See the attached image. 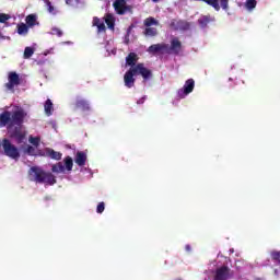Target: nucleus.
I'll return each mask as SVG.
<instances>
[{"label": "nucleus", "mask_w": 280, "mask_h": 280, "mask_svg": "<svg viewBox=\"0 0 280 280\" xmlns=\"http://www.w3.org/2000/svg\"><path fill=\"white\" fill-rule=\"evenodd\" d=\"M46 5H47L48 12H49L50 14H57L56 8H54V5L51 4V1L47 0Z\"/></svg>", "instance_id": "obj_29"}, {"label": "nucleus", "mask_w": 280, "mask_h": 280, "mask_svg": "<svg viewBox=\"0 0 280 280\" xmlns=\"http://www.w3.org/2000/svg\"><path fill=\"white\" fill-rule=\"evenodd\" d=\"M195 86H196V81H194V79L186 80L183 89H179L177 91V97L179 100H185V97H187L189 93H194Z\"/></svg>", "instance_id": "obj_6"}, {"label": "nucleus", "mask_w": 280, "mask_h": 280, "mask_svg": "<svg viewBox=\"0 0 280 280\" xmlns=\"http://www.w3.org/2000/svg\"><path fill=\"white\" fill-rule=\"evenodd\" d=\"M10 21V15L5 13H0V23H7Z\"/></svg>", "instance_id": "obj_31"}, {"label": "nucleus", "mask_w": 280, "mask_h": 280, "mask_svg": "<svg viewBox=\"0 0 280 280\" xmlns=\"http://www.w3.org/2000/svg\"><path fill=\"white\" fill-rule=\"evenodd\" d=\"M105 23L109 30H115V16L113 14H106Z\"/></svg>", "instance_id": "obj_19"}, {"label": "nucleus", "mask_w": 280, "mask_h": 280, "mask_svg": "<svg viewBox=\"0 0 280 280\" xmlns=\"http://www.w3.org/2000/svg\"><path fill=\"white\" fill-rule=\"evenodd\" d=\"M214 21H215V18H213L211 15H202L198 20V24L200 27H202V30H205V27H207V25H209V23H213Z\"/></svg>", "instance_id": "obj_13"}, {"label": "nucleus", "mask_w": 280, "mask_h": 280, "mask_svg": "<svg viewBox=\"0 0 280 280\" xmlns=\"http://www.w3.org/2000/svg\"><path fill=\"white\" fill-rule=\"evenodd\" d=\"M152 1H153V3H159L160 0H152Z\"/></svg>", "instance_id": "obj_42"}, {"label": "nucleus", "mask_w": 280, "mask_h": 280, "mask_svg": "<svg viewBox=\"0 0 280 280\" xmlns=\"http://www.w3.org/2000/svg\"><path fill=\"white\" fill-rule=\"evenodd\" d=\"M183 51V43L178 40V37H174L171 40V46L167 45L166 54H173L174 56H178Z\"/></svg>", "instance_id": "obj_8"}, {"label": "nucleus", "mask_w": 280, "mask_h": 280, "mask_svg": "<svg viewBox=\"0 0 280 280\" xmlns=\"http://www.w3.org/2000/svg\"><path fill=\"white\" fill-rule=\"evenodd\" d=\"M270 257L272 259V261H277L278 264H280V250H272L270 252Z\"/></svg>", "instance_id": "obj_28"}, {"label": "nucleus", "mask_w": 280, "mask_h": 280, "mask_svg": "<svg viewBox=\"0 0 280 280\" xmlns=\"http://www.w3.org/2000/svg\"><path fill=\"white\" fill-rule=\"evenodd\" d=\"M113 8L119 16H124V14H132V5L128 4L126 0H115Z\"/></svg>", "instance_id": "obj_4"}, {"label": "nucleus", "mask_w": 280, "mask_h": 280, "mask_svg": "<svg viewBox=\"0 0 280 280\" xmlns=\"http://www.w3.org/2000/svg\"><path fill=\"white\" fill-rule=\"evenodd\" d=\"M220 5L222 10H229V0H220Z\"/></svg>", "instance_id": "obj_33"}, {"label": "nucleus", "mask_w": 280, "mask_h": 280, "mask_svg": "<svg viewBox=\"0 0 280 280\" xmlns=\"http://www.w3.org/2000/svg\"><path fill=\"white\" fill-rule=\"evenodd\" d=\"M97 31H98V32H106V24H104V22L101 23V24L97 26Z\"/></svg>", "instance_id": "obj_37"}, {"label": "nucleus", "mask_w": 280, "mask_h": 280, "mask_svg": "<svg viewBox=\"0 0 280 280\" xmlns=\"http://www.w3.org/2000/svg\"><path fill=\"white\" fill-rule=\"evenodd\" d=\"M74 162L77 165H79V167H84V165H86V153L82 151L77 152Z\"/></svg>", "instance_id": "obj_14"}, {"label": "nucleus", "mask_w": 280, "mask_h": 280, "mask_svg": "<svg viewBox=\"0 0 280 280\" xmlns=\"http://www.w3.org/2000/svg\"><path fill=\"white\" fill-rule=\"evenodd\" d=\"M132 27H135L133 25H130L127 30V38H130V32H132Z\"/></svg>", "instance_id": "obj_38"}, {"label": "nucleus", "mask_w": 280, "mask_h": 280, "mask_svg": "<svg viewBox=\"0 0 280 280\" xmlns=\"http://www.w3.org/2000/svg\"><path fill=\"white\" fill-rule=\"evenodd\" d=\"M167 49V44H153L148 48L149 54H159L160 51H165Z\"/></svg>", "instance_id": "obj_10"}, {"label": "nucleus", "mask_w": 280, "mask_h": 280, "mask_svg": "<svg viewBox=\"0 0 280 280\" xmlns=\"http://www.w3.org/2000/svg\"><path fill=\"white\" fill-rule=\"evenodd\" d=\"M51 172H54V174H62V172H65V165L62 162L52 165Z\"/></svg>", "instance_id": "obj_20"}, {"label": "nucleus", "mask_w": 280, "mask_h": 280, "mask_svg": "<svg viewBox=\"0 0 280 280\" xmlns=\"http://www.w3.org/2000/svg\"><path fill=\"white\" fill-rule=\"evenodd\" d=\"M139 61V56L136 52H129L126 57V65L128 67H135L137 66V62Z\"/></svg>", "instance_id": "obj_15"}, {"label": "nucleus", "mask_w": 280, "mask_h": 280, "mask_svg": "<svg viewBox=\"0 0 280 280\" xmlns=\"http://www.w3.org/2000/svg\"><path fill=\"white\" fill-rule=\"evenodd\" d=\"M27 117V112L23 108H19L13 113L10 110H4L0 114V128H7V130L15 129L11 132L12 139H15L16 143H22L25 140V133L21 131V126Z\"/></svg>", "instance_id": "obj_1"}, {"label": "nucleus", "mask_w": 280, "mask_h": 280, "mask_svg": "<svg viewBox=\"0 0 280 280\" xmlns=\"http://www.w3.org/2000/svg\"><path fill=\"white\" fill-rule=\"evenodd\" d=\"M170 27L172 28V30H175V31H178V21H176V20H172V22H171V24H170Z\"/></svg>", "instance_id": "obj_36"}, {"label": "nucleus", "mask_w": 280, "mask_h": 280, "mask_svg": "<svg viewBox=\"0 0 280 280\" xmlns=\"http://www.w3.org/2000/svg\"><path fill=\"white\" fill-rule=\"evenodd\" d=\"M30 143H32V145H34L35 148H38V145H40V138L38 137H30L28 138Z\"/></svg>", "instance_id": "obj_27"}, {"label": "nucleus", "mask_w": 280, "mask_h": 280, "mask_svg": "<svg viewBox=\"0 0 280 280\" xmlns=\"http://www.w3.org/2000/svg\"><path fill=\"white\" fill-rule=\"evenodd\" d=\"M30 32V26L25 23L18 24V34L20 36H25Z\"/></svg>", "instance_id": "obj_18"}, {"label": "nucleus", "mask_w": 280, "mask_h": 280, "mask_svg": "<svg viewBox=\"0 0 280 280\" xmlns=\"http://www.w3.org/2000/svg\"><path fill=\"white\" fill-rule=\"evenodd\" d=\"M25 22L28 27H34V25H36V15L28 14L25 19Z\"/></svg>", "instance_id": "obj_21"}, {"label": "nucleus", "mask_w": 280, "mask_h": 280, "mask_svg": "<svg viewBox=\"0 0 280 280\" xmlns=\"http://www.w3.org/2000/svg\"><path fill=\"white\" fill-rule=\"evenodd\" d=\"M186 250H191V246H189V245H186Z\"/></svg>", "instance_id": "obj_41"}, {"label": "nucleus", "mask_w": 280, "mask_h": 280, "mask_svg": "<svg viewBox=\"0 0 280 280\" xmlns=\"http://www.w3.org/2000/svg\"><path fill=\"white\" fill-rule=\"evenodd\" d=\"M20 84L21 78L19 77V73L9 72L8 83L4 84V89H7V91H11V93H14V86H19Z\"/></svg>", "instance_id": "obj_7"}, {"label": "nucleus", "mask_w": 280, "mask_h": 280, "mask_svg": "<svg viewBox=\"0 0 280 280\" xmlns=\"http://www.w3.org/2000/svg\"><path fill=\"white\" fill-rule=\"evenodd\" d=\"M177 30H189V22H186V21H183V20H178L177 21V26H176Z\"/></svg>", "instance_id": "obj_23"}, {"label": "nucleus", "mask_w": 280, "mask_h": 280, "mask_svg": "<svg viewBox=\"0 0 280 280\" xmlns=\"http://www.w3.org/2000/svg\"><path fill=\"white\" fill-rule=\"evenodd\" d=\"M26 152L30 154V156H36V149L32 145L26 147Z\"/></svg>", "instance_id": "obj_30"}, {"label": "nucleus", "mask_w": 280, "mask_h": 280, "mask_svg": "<svg viewBox=\"0 0 280 280\" xmlns=\"http://www.w3.org/2000/svg\"><path fill=\"white\" fill-rule=\"evenodd\" d=\"M152 25H159V21L152 16L147 18L144 20V27H152Z\"/></svg>", "instance_id": "obj_22"}, {"label": "nucleus", "mask_w": 280, "mask_h": 280, "mask_svg": "<svg viewBox=\"0 0 280 280\" xmlns=\"http://www.w3.org/2000/svg\"><path fill=\"white\" fill-rule=\"evenodd\" d=\"M246 10H255L257 8V0H247L245 2Z\"/></svg>", "instance_id": "obj_25"}, {"label": "nucleus", "mask_w": 280, "mask_h": 280, "mask_svg": "<svg viewBox=\"0 0 280 280\" xmlns=\"http://www.w3.org/2000/svg\"><path fill=\"white\" fill-rule=\"evenodd\" d=\"M45 152H46V156H48L49 159H52L54 161H60V159H62V153L55 151L51 148H46Z\"/></svg>", "instance_id": "obj_12"}, {"label": "nucleus", "mask_w": 280, "mask_h": 280, "mask_svg": "<svg viewBox=\"0 0 280 280\" xmlns=\"http://www.w3.org/2000/svg\"><path fill=\"white\" fill-rule=\"evenodd\" d=\"M128 43H130V39L128 38V35H126V45H128Z\"/></svg>", "instance_id": "obj_40"}, {"label": "nucleus", "mask_w": 280, "mask_h": 280, "mask_svg": "<svg viewBox=\"0 0 280 280\" xmlns=\"http://www.w3.org/2000/svg\"><path fill=\"white\" fill-rule=\"evenodd\" d=\"M145 102V96L137 101V104H143Z\"/></svg>", "instance_id": "obj_39"}, {"label": "nucleus", "mask_w": 280, "mask_h": 280, "mask_svg": "<svg viewBox=\"0 0 280 280\" xmlns=\"http://www.w3.org/2000/svg\"><path fill=\"white\" fill-rule=\"evenodd\" d=\"M135 75H141L143 80H150V78H152V70L145 68V65L143 63L131 66L124 75V82L127 89H132V86H135V82H137Z\"/></svg>", "instance_id": "obj_2"}, {"label": "nucleus", "mask_w": 280, "mask_h": 280, "mask_svg": "<svg viewBox=\"0 0 280 280\" xmlns=\"http://www.w3.org/2000/svg\"><path fill=\"white\" fill-rule=\"evenodd\" d=\"M102 23H104V22H102V20H100V18H97V16L93 18V26L94 27H98V25H102Z\"/></svg>", "instance_id": "obj_34"}, {"label": "nucleus", "mask_w": 280, "mask_h": 280, "mask_svg": "<svg viewBox=\"0 0 280 280\" xmlns=\"http://www.w3.org/2000/svg\"><path fill=\"white\" fill-rule=\"evenodd\" d=\"M75 110H90L91 107L89 106V102L84 98H77L74 103Z\"/></svg>", "instance_id": "obj_11"}, {"label": "nucleus", "mask_w": 280, "mask_h": 280, "mask_svg": "<svg viewBox=\"0 0 280 280\" xmlns=\"http://www.w3.org/2000/svg\"><path fill=\"white\" fill-rule=\"evenodd\" d=\"M2 148L4 150L5 156H9L10 159H20L21 153L19 152V149L10 142L9 139L4 138L2 140Z\"/></svg>", "instance_id": "obj_5"}, {"label": "nucleus", "mask_w": 280, "mask_h": 280, "mask_svg": "<svg viewBox=\"0 0 280 280\" xmlns=\"http://www.w3.org/2000/svg\"><path fill=\"white\" fill-rule=\"evenodd\" d=\"M32 56H34V48H32V47H26V48L24 49L23 58H24L25 60H28V58H31Z\"/></svg>", "instance_id": "obj_26"}, {"label": "nucleus", "mask_w": 280, "mask_h": 280, "mask_svg": "<svg viewBox=\"0 0 280 280\" xmlns=\"http://www.w3.org/2000/svg\"><path fill=\"white\" fill-rule=\"evenodd\" d=\"M28 174L31 176V180L34 183H47V185H56V176H54L51 173L43 171V168L38 166H32Z\"/></svg>", "instance_id": "obj_3"}, {"label": "nucleus", "mask_w": 280, "mask_h": 280, "mask_svg": "<svg viewBox=\"0 0 280 280\" xmlns=\"http://www.w3.org/2000/svg\"><path fill=\"white\" fill-rule=\"evenodd\" d=\"M105 203L104 201L100 202L96 208V213H104Z\"/></svg>", "instance_id": "obj_32"}, {"label": "nucleus", "mask_w": 280, "mask_h": 280, "mask_svg": "<svg viewBox=\"0 0 280 280\" xmlns=\"http://www.w3.org/2000/svg\"><path fill=\"white\" fill-rule=\"evenodd\" d=\"M65 165H66V170L68 172H71V170H73V159H71V156H67L65 159Z\"/></svg>", "instance_id": "obj_24"}, {"label": "nucleus", "mask_w": 280, "mask_h": 280, "mask_svg": "<svg viewBox=\"0 0 280 280\" xmlns=\"http://www.w3.org/2000/svg\"><path fill=\"white\" fill-rule=\"evenodd\" d=\"M51 32H52L54 35L58 36L59 38H60V36H62V31L58 27H54L51 30Z\"/></svg>", "instance_id": "obj_35"}, {"label": "nucleus", "mask_w": 280, "mask_h": 280, "mask_svg": "<svg viewBox=\"0 0 280 280\" xmlns=\"http://www.w3.org/2000/svg\"><path fill=\"white\" fill-rule=\"evenodd\" d=\"M230 275H231V268L226 266H222L215 270L213 280H229Z\"/></svg>", "instance_id": "obj_9"}, {"label": "nucleus", "mask_w": 280, "mask_h": 280, "mask_svg": "<svg viewBox=\"0 0 280 280\" xmlns=\"http://www.w3.org/2000/svg\"><path fill=\"white\" fill-rule=\"evenodd\" d=\"M44 110L45 114L47 115V117H51V115H54V103L51 102V100H47L44 104Z\"/></svg>", "instance_id": "obj_16"}, {"label": "nucleus", "mask_w": 280, "mask_h": 280, "mask_svg": "<svg viewBox=\"0 0 280 280\" xmlns=\"http://www.w3.org/2000/svg\"><path fill=\"white\" fill-rule=\"evenodd\" d=\"M143 35L151 38L154 36H159V30H156V27L147 26L143 31Z\"/></svg>", "instance_id": "obj_17"}]
</instances>
